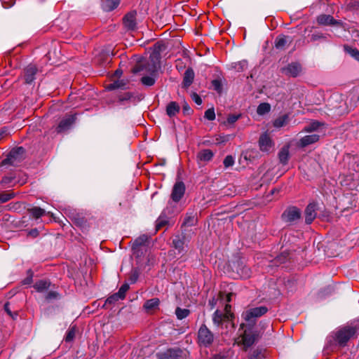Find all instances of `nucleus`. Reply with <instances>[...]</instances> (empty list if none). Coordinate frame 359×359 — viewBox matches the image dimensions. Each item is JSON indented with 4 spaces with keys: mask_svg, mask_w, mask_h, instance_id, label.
<instances>
[{
    "mask_svg": "<svg viewBox=\"0 0 359 359\" xmlns=\"http://www.w3.org/2000/svg\"><path fill=\"white\" fill-rule=\"evenodd\" d=\"M165 50V46L163 43H156L153 48L148 60L141 59L137 62L132 72L133 74L156 75L161 67V53Z\"/></svg>",
    "mask_w": 359,
    "mask_h": 359,
    "instance_id": "1",
    "label": "nucleus"
},
{
    "mask_svg": "<svg viewBox=\"0 0 359 359\" xmlns=\"http://www.w3.org/2000/svg\"><path fill=\"white\" fill-rule=\"evenodd\" d=\"M241 114H230L227 118V123L229 124L234 123L239 118Z\"/></svg>",
    "mask_w": 359,
    "mask_h": 359,
    "instance_id": "53",
    "label": "nucleus"
},
{
    "mask_svg": "<svg viewBox=\"0 0 359 359\" xmlns=\"http://www.w3.org/2000/svg\"><path fill=\"white\" fill-rule=\"evenodd\" d=\"M143 76L141 79V82L143 85L146 86H151L155 83V76L156 75H151L146 76V74H142Z\"/></svg>",
    "mask_w": 359,
    "mask_h": 359,
    "instance_id": "31",
    "label": "nucleus"
},
{
    "mask_svg": "<svg viewBox=\"0 0 359 359\" xmlns=\"http://www.w3.org/2000/svg\"><path fill=\"white\" fill-rule=\"evenodd\" d=\"M14 194L12 192L4 191L0 193V203H4L14 198Z\"/></svg>",
    "mask_w": 359,
    "mask_h": 359,
    "instance_id": "36",
    "label": "nucleus"
},
{
    "mask_svg": "<svg viewBox=\"0 0 359 359\" xmlns=\"http://www.w3.org/2000/svg\"><path fill=\"white\" fill-rule=\"evenodd\" d=\"M241 270V277L243 278H248L250 276V269L247 266H243Z\"/></svg>",
    "mask_w": 359,
    "mask_h": 359,
    "instance_id": "51",
    "label": "nucleus"
},
{
    "mask_svg": "<svg viewBox=\"0 0 359 359\" xmlns=\"http://www.w3.org/2000/svg\"><path fill=\"white\" fill-rule=\"evenodd\" d=\"M317 22L320 25H334V26H342L343 23L340 20H335L332 15L322 14L318 16Z\"/></svg>",
    "mask_w": 359,
    "mask_h": 359,
    "instance_id": "10",
    "label": "nucleus"
},
{
    "mask_svg": "<svg viewBox=\"0 0 359 359\" xmlns=\"http://www.w3.org/2000/svg\"><path fill=\"white\" fill-rule=\"evenodd\" d=\"M264 357V353L260 350H255L250 355L249 359H263Z\"/></svg>",
    "mask_w": 359,
    "mask_h": 359,
    "instance_id": "46",
    "label": "nucleus"
},
{
    "mask_svg": "<svg viewBox=\"0 0 359 359\" xmlns=\"http://www.w3.org/2000/svg\"><path fill=\"white\" fill-rule=\"evenodd\" d=\"M37 231L36 230H34L33 231L31 232L32 234H33L34 236H36L37 234Z\"/></svg>",
    "mask_w": 359,
    "mask_h": 359,
    "instance_id": "62",
    "label": "nucleus"
},
{
    "mask_svg": "<svg viewBox=\"0 0 359 359\" xmlns=\"http://www.w3.org/2000/svg\"><path fill=\"white\" fill-rule=\"evenodd\" d=\"M122 74V71L120 69L116 70L114 75L117 77H119Z\"/></svg>",
    "mask_w": 359,
    "mask_h": 359,
    "instance_id": "60",
    "label": "nucleus"
},
{
    "mask_svg": "<svg viewBox=\"0 0 359 359\" xmlns=\"http://www.w3.org/2000/svg\"><path fill=\"white\" fill-rule=\"evenodd\" d=\"M29 273H30V274L26 278H25L23 280H22V284L23 285H29L32 283V273L31 271H29Z\"/></svg>",
    "mask_w": 359,
    "mask_h": 359,
    "instance_id": "56",
    "label": "nucleus"
},
{
    "mask_svg": "<svg viewBox=\"0 0 359 359\" xmlns=\"http://www.w3.org/2000/svg\"><path fill=\"white\" fill-rule=\"evenodd\" d=\"M213 156L214 154L210 149H203L197 154L196 158L198 163H206L211 161Z\"/></svg>",
    "mask_w": 359,
    "mask_h": 359,
    "instance_id": "17",
    "label": "nucleus"
},
{
    "mask_svg": "<svg viewBox=\"0 0 359 359\" xmlns=\"http://www.w3.org/2000/svg\"><path fill=\"white\" fill-rule=\"evenodd\" d=\"M129 289V285L128 283H124L119 288L118 291L116 292L118 295L121 297V299H123L126 297V292Z\"/></svg>",
    "mask_w": 359,
    "mask_h": 359,
    "instance_id": "39",
    "label": "nucleus"
},
{
    "mask_svg": "<svg viewBox=\"0 0 359 359\" xmlns=\"http://www.w3.org/2000/svg\"><path fill=\"white\" fill-rule=\"evenodd\" d=\"M211 83H212V86L213 87L214 90H215L218 93H220L222 91V83L219 80H218V79L212 80Z\"/></svg>",
    "mask_w": 359,
    "mask_h": 359,
    "instance_id": "49",
    "label": "nucleus"
},
{
    "mask_svg": "<svg viewBox=\"0 0 359 359\" xmlns=\"http://www.w3.org/2000/svg\"><path fill=\"white\" fill-rule=\"evenodd\" d=\"M255 341V336L250 332L245 330L242 336V343L245 348L251 346Z\"/></svg>",
    "mask_w": 359,
    "mask_h": 359,
    "instance_id": "18",
    "label": "nucleus"
},
{
    "mask_svg": "<svg viewBox=\"0 0 359 359\" xmlns=\"http://www.w3.org/2000/svg\"><path fill=\"white\" fill-rule=\"evenodd\" d=\"M289 253L287 252H283L281 253L280 255L277 257L276 262L279 263H283L287 259Z\"/></svg>",
    "mask_w": 359,
    "mask_h": 359,
    "instance_id": "54",
    "label": "nucleus"
},
{
    "mask_svg": "<svg viewBox=\"0 0 359 359\" xmlns=\"http://www.w3.org/2000/svg\"><path fill=\"white\" fill-rule=\"evenodd\" d=\"M356 329L353 327H344L335 334L336 341L340 346H345L346 342L355 334Z\"/></svg>",
    "mask_w": 359,
    "mask_h": 359,
    "instance_id": "3",
    "label": "nucleus"
},
{
    "mask_svg": "<svg viewBox=\"0 0 359 359\" xmlns=\"http://www.w3.org/2000/svg\"><path fill=\"white\" fill-rule=\"evenodd\" d=\"M159 303L160 301L158 298H153L146 301L143 307L147 312H150L158 308Z\"/></svg>",
    "mask_w": 359,
    "mask_h": 359,
    "instance_id": "25",
    "label": "nucleus"
},
{
    "mask_svg": "<svg viewBox=\"0 0 359 359\" xmlns=\"http://www.w3.org/2000/svg\"><path fill=\"white\" fill-rule=\"evenodd\" d=\"M252 153H254V151H247L245 158H250L251 157L255 158V157L257 156V151H255V153H256L255 156H253Z\"/></svg>",
    "mask_w": 359,
    "mask_h": 359,
    "instance_id": "58",
    "label": "nucleus"
},
{
    "mask_svg": "<svg viewBox=\"0 0 359 359\" xmlns=\"http://www.w3.org/2000/svg\"><path fill=\"white\" fill-rule=\"evenodd\" d=\"M76 327L74 326L71 327L67 332V334L65 337V341L67 342H70L73 341L76 335Z\"/></svg>",
    "mask_w": 359,
    "mask_h": 359,
    "instance_id": "38",
    "label": "nucleus"
},
{
    "mask_svg": "<svg viewBox=\"0 0 359 359\" xmlns=\"http://www.w3.org/2000/svg\"><path fill=\"white\" fill-rule=\"evenodd\" d=\"M166 223H167V222L165 220H163L161 218H159L156 222V230L157 231L159 230L161 228H162L163 226H165Z\"/></svg>",
    "mask_w": 359,
    "mask_h": 359,
    "instance_id": "57",
    "label": "nucleus"
},
{
    "mask_svg": "<svg viewBox=\"0 0 359 359\" xmlns=\"http://www.w3.org/2000/svg\"><path fill=\"white\" fill-rule=\"evenodd\" d=\"M190 314V311L187 309H182L177 307L175 309V315L179 320H182L187 318Z\"/></svg>",
    "mask_w": 359,
    "mask_h": 359,
    "instance_id": "32",
    "label": "nucleus"
},
{
    "mask_svg": "<svg viewBox=\"0 0 359 359\" xmlns=\"http://www.w3.org/2000/svg\"><path fill=\"white\" fill-rule=\"evenodd\" d=\"M209 304H212V306H214L213 302H209Z\"/></svg>",
    "mask_w": 359,
    "mask_h": 359,
    "instance_id": "63",
    "label": "nucleus"
},
{
    "mask_svg": "<svg viewBox=\"0 0 359 359\" xmlns=\"http://www.w3.org/2000/svg\"><path fill=\"white\" fill-rule=\"evenodd\" d=\"M283 219L287 222H293L300 219L301 211L296 207H290L283 212Z\"/></svg>",
    "mask_w": 359,
    "mask_h": 359,
    "instance_id": "8",
    "label": "nucleus"
},
{
    "mask_svg": "<svg viewBox=\"0 0 359 359\" xmlns=\"http://www.w3.org/2000/svg\"><path fill=\"white\" fill-rule=\"evenodd\" d=\"M316 204L309 203L305 209V222L308 224H311L316 217Z\"/></svg>",
    "mask_w": 359,
    "mask_h": 359,
    "instance_id": "15",
    "label": "nucleus"
},
{
    "mask_svg": "<svg viewBox=\"0 0 359 359\" xmlns=\"http://www.w3.org/2000/svg\"><path fill=\"white\" fill-rule=\"evenodd\" d=\"M258 143L259 149L262 152L269 154L274 150V143L266 133L260 135Z\"/></svg>",
    "mask_w": 359,
    "mask_h": 359,
    "instance_id": "6",
    "label": "nucleus"
},
{
    "mask_svg": "<svg viewBox=\"0 0 359 359\" xmlns=\"http://www.w3.org/2000/svg\"><path fill=\"white\" fill-rule=\"evenodd\" d=\"M139 277V271L137 269H133L130 273L129 280L131 283H135Z\"/></svg>",
    "mask_w": 359,
    "mask_h": 359,
    "instance_id": "41",
    "label": "nucleus"
},
{
    "mask_svg": "<svg viewBox=\"0 0 359 359\" xmlns=\"http://www.w3.org/2000/svg\"><path fill=\"white\" fill-rule=\"evenodd\" d=\"M183 110H184V111H191V109H190V107H189L186 104H184V105L183 106Z\"/></svg>",
    "mask_w": 359,
    "mask_h": 359,
    "instance_id": "61",
    "label": "nucleus"
},
{
    "mask_svg": "<svg viewBox=\"0 0 359 359\" xmlns=\"http://www.w3.org/2000/svg\"><path fill=\"white\" fill-rule=\"evenodd\" d=\"M268 311L267 307L264 306L252 308L244 311L242 317L246 322L254 323L257 318H259Z\"/></svg>",
    "mask_w": 359,
    "mask_h": 359,
    "instance_id": "4",
    "label": "nucleus"
},
{
    "mask_svg": "<svg viewBox=\"0 0 359 359\" xmlns=\"http://www.w3.org/2000/svg\"><path fill=\"white\" fill-rule=\"evenodd\" d=\"M287 118V115H283L274 121L273 126L276 128L283 127L286 124Z\"/></svg>",
    "mask_w": 359,
    "mask_h": 359,
    "instance_id": "35",
    "label": "nucleus"
},
{
    "mask_svg": "<svg viewBox=\"0 0 359 359\" xmlns=\"http://www.w3.org/2000/svg\"><path fill=\"white\" fill-rule=\"evenodd\" d=\"M326 39V36L320 32L314 33L311 36V40L313 41H316L319 39Z\"/></svg>",
    "mask_w": 359,
    "mask_h": 359,
    "instance_id": "52",
    "label": "nucleus"
},
{
    "mask_svg": "<svg viewBox=\"0 0 359 359\" xmlns=\"http://www.w3.org/2000/svg\"><path fill=\"white\" fill-rule=\"evenodd\" d=\"M210 359H225V357L224 355L217 354L212 356Z\"/></svg>",
    "mask_w": 359,
    "mask_h": 359,
    "instance_id": "59",
    "label": "nucleus"
},
{
    "mask_svg": "<svg viewBox=\"0 0 359 359\" xmlns=\"http://www.w3.org/2000/svg\"><path fill=\"white\" fill-rule=\"evenodd\" d=\"M15 179V177L13 174L4 176L1 180V184L4 185H9L10 184L13 183Z\"/></svg>",
    "mask_w": 359,
    "mask_h": 359,
    "instance_id": "40",
    "label": "nucleus"
},
{
    "mask_svg": "<svg viewBox=\"0 0 359 359\" xmlns=\"http://www.w3.org/2000/svg\"><path fill=\"white\" fill-rule=\"evenodd\" d=\"M121 0H102V8L105 11H111L119 5Z\"/></svg>",
    "mask_w": 359,
    "mask_h": 359,
    "instance_id": "20",
    "label": "nucleus"
},
{
    "mask_svg": "<svg viewBox=\"0 0 359 359\" xmlns=\"http://www.w3.org/2000/svg\"><path fill=\"white\" fill-rule=\"evenodd\" d=\"M247 65L248 64H247L246 61H241V62H238L237 63H235L233 67L238 72H240V71H243L245 69H246L247 68Z\"/></svg>",
    "mask_w": 359,
    "mask_h": 359,
    "instance_id": "48",
    "label": "nucleus"
},
{
    "mask_svg": "<svg viewBox=\"0 0 359 359\" xmlns=\"http://www.w3.org/2000/svg\"><path fill=\"white\" fill-rule=\"evenodd\" d=\"M191 98L198 105H201L202 104V100L197 93H193L191 94Z\"/></svg>",
    "mask_w": 359,
    "mask_h": 359,
    "instance_id": "55",
    "label": "nucleus"
},
{
    "mask_svg": "<svg viewBox=\"0 0 359 359\" xmlns=\"http://www.w3.org/2000/svg\"><path fill=\"white\" fill-rule=\"evenodd\" d=\"M37 68L33 65H28L25 69V80L27 83H31L35 79Z\"/></svg>",
    "mask_w": 359,
    "mask_h": 359,
    "instance_id": "16",
    "label": "nucleus"
},
{
    "mask_svg": "<svg viewBox=\"0 0 359 359\" xmlns=\"http://www.w3.org/2000/svg\"><path fill=\"white\" fill-rule=\"evenodd\" d=\"M119 299H121L118 295V294L116 292L107 299V300L105 301L104 305H106L107 304H114L116 302L118 301Z\"/></svg>",
    "mask_w": 359,
    "mask_h": 359,
    "instance_id": "45",
    "label": "nucleus"
},
{
    "mask_svg": "<svg viewBox=\"0 0 359 359\" xmlns=\"http://www.w3.org/2000/svg\"><path fill=\"white\" fill-rule=\"evenodd\" d=\"M148 241V237L145 235H142L136 238L133 243V249L137 250L142 246H144Z\"/></svg>",
    "mask_w": 359,
    "mask_h": 359,
    "instance_id": "28",
    "label": "nucleus"
},
{
    "mask_svg": "<svg viewBox=\"0 0 359 359\" xmlns=\"http://www.w3.org/2000/svg\"><path fill=\"white\" fill-rule=\"evenodd\" d=\"M28 211L32 216L36 219L41 217L46 213V211L39 207H33L28 209Z\"/></svg>",
    "mask_w": 359,
    "mask_h": 359,
    "instance_id": "30",
    "label": "nucleus"
},
{
    "mask_svg": "<svg viewBox=\"0 0 359 359\" xmlns=\"http://www.w3.org/2000/svg\"><path fill=\"white\" fill-rule=\"evenodd\" d=\"M4 311L8 313L9 316H11L13 319H15L18 316V313L16 311L12 312L10 308L9 302H6L4 304Z\"/></svg>",
    "mask_w": 359,
    "mask_h": 359,
    "instance_id": "42",
    "label": "nucleus"
},
{
    "mask_svg": "<svg viewBox=\"0 0 359 359\" xmlns=\"http://www.w3.org/2000/svg\"><path fill=\"white\" fill-rule=\"evenodd\" d=\"M282 73L286 76L297 77L302 72L301 65L297 62H292L281 69Z\"/></svg>",
    "mask_w": 359,
    "mask_h": 359,
    "instance_id": "11",
    "label": "nucleus"
},
{
    "mask_svg": "<svg viewBox=\"0 0 359 359\" xmlns=\"http://www.w3.org/2000/svg\"><path fill=\"white\" fill-rule=\"evenodd\" d=\"M223 163L225 168L231 167L234 164V158L230 155L226 156L224 159Z\"/></svg>",
    "mask_w": 359,
    "mask_h": 359,
    "instance_id": "47",
    "label": "nucleus"
},
{
    "mask_svg": "<svg viewBox=\"0 0 359 359\" xmlns=\"http://www.w3.org/2000/svg\"><path fill=\"white\" fill-rule=\"evenodd\" d=\"M289 147L287 146L283 147L278 153V158L280 162L285 165L287 163L289 160Z\"/></svg>",
    "mask_w": 359,
    "mask_h": 359,
    "instance_id": "26",
    "label": "nucleus"
},
{
    "mask_svg": "<svg viewBox=\"0 0 359 359\" xmlns=\"http://www.w3.org/2000/svg\"><path fill=\"white\" fill-rule=\"evenodd\" d=\"M186 243V238L184 236H175L172 239V244L174 248L178 250L179 252L184 251V246Z\"/></svg>",
    "mask_w": 359,
    "mask_h": 359,
    "instance_id": "19",
    "label": "nucleus"
},
{
    "mask_svg": "<svg viewBox=\"0 0 359 359\" xmlns=\"http://www.w3.org/2000/svg\"><path fill=\"white\" fill-rule=\"evenodd\" d=\"M320 126H322V123L320 122L312 121L304 128V131L306 133H311L313 131L317 130Z\"/></svg>",
    "mask_w": 359,
    "mask_h": 359,
    "instance_id": "34",
    "label": "nucleus"
},
{
    "mask_svg": "<svg viewBox=\"0 0 359 359\" xmlns=\"http://www.w3.org/2000/svg\"><path fill=\"white\" fill-rule=\"evenodd\" d=\"M194 79V72L193 69L191 68L187 69L185 71L184 75V79H183V82H182L183 86L184 88H188L192 83Z\"/></svg>",
    "mask_w": 359,
    "mask_h": 359,
    "instance_id": "21",
    "label": "nucleus"
},
{
    "mask_svg": "<svg viewBox=\"0 0 359 359\" xmlns=\"http://www.w3.org/2000/svg\"><path fill=\"white\" fill-rule=\"evenodd\" d=\"M214 341L213 333L205 325H202L198 332V343L201 346L207 347L212 344Z\"/></svg>",
    "mask_w": 359,
    "mask_h": 359,
    "instance_id": "2",
    "label": "nucleus"
},
{
    "mask_svg": "<svg viewBox=\"0 0 359 359\" xmlns=\"http://www.w3.org/2000/svg\"><path fill=\"white\" fill-rule=\"evenodd\" d=\"M271 109V106L269 103H261L257 109V112L259 115H264L268 112H269Z\"/></svg>",
    "mask_w": 359,
    "mask_h": 359,
    "instance_id": "33",
    "label": "nucleus"
},
{
    "mask_svg": "<svg viewBox=\"0 0 359 359\" xmlns=\"http://www.w3.org/2000/svg\"><path fill=\"white\" fill-rule=\"evenodd\" d=\"M133 97V94L130 92H126L120 94L118 97L120 102L128 101Z\"/></svg>",
    "mask_w": 359,
    "mask_h": 359,
    "instance_id": "44",
    "label": "nucleus"
},
{
    "mask_svg": "<svg viewBox=\"0 0 359 359\" xmlns=\"http://www.w3.org/2000/svg\"><path fill=\"white\" fill-rule=\"evenodd\" d=\"M345 50L354 59L359 61V51L357 48H353L349 46H344Z\"/></svg>",
    "mask_w": 359,
    "mask_h": 359,
    "instance_id": "37",
    "label": "nucleus"
},
{
    "mask_svg": "<svg viewBox=\"0 0 359 359\" xmlns=\"http://www.w3.org/2000/svg\"><path fill=\"white\" fill-rule=\"evenodd\" d=\"M319 135L316 134L306 135L300 140V145L303 147L318 142Z\"/></svg>",
    "mask_w": 359,
    "mask_h": 359,
    "instance_id": "22",
    "label": "nucleus"
},
{
    "mask_svg": "<svg viewBox=\"0 0 359 359\" xmlns=\"http://www.w3.org/2000/svg\"><path fill=\"white\" fill-rule=\"evenodd\" d=\"M184 191L185 186L184 183L182 182H176L171 194L172 199L175 202H178L184 196Z\"/></svg>",
    "mask_w": 359,
    "mask_h": 359,
    "instance_id": "12",
    "label": "nucleus"
},
{
    "mask_svg": "<svg viewBox=\"0 0 359 359\" xmlns=\"http://www.w3.org/2000/svg\"><path fill=\"white\" fill-rule=\"evenodd\" d=\"M60 296L59 293L55 292V291H50L48 292L45 298L47 301H51L53 299H55L57 298H58Z\"/></svg>",
    "mask_w": 359,
    "mask_h": 359,
    "instance_id": "50",
    "label": "nucleus"
},
{
    "mask_svg": "<svg viewBox=\"0 0 359 359\" xmlns=\"http://www.w3.org/2000/svg\"><path fill=\"white\" fill-rule=\"evenodd\" d=\"M25 151V149L22 147L13 149L9 152L5 161H8L10 164L15 165L24 158Z\"/></svg>",
    "mask_w": 359,
    "mask_h": 359,
    "instance_id": "7",
    "label": "nucleus"
},
{
    "mask_svg": "<svg viewBox=\"0 0 359 359\" xmlns=\"http://www.w3.org/2000/svg\"><path fill=\"white\" fill-rule=\"evenodd\" d=\"M231 306L226 304L225 306V313L216 310L212 315V321L215 325H220L223 323L231 320L233 314L230 312Z\"/></svg>",
    "mask_w": 359,
    "mask_h": 359,
    "instance_id": "5",
    "label": "nucleus"
},
{
    "mask_svg": "<svg viewBox=\"0 0 359 359\" xmlns=\"http://www.w3.org/2000/svg\"><path fill=\"white\" fill-rule=\"evenodd\" d=\"M204 117L209 120V121H213L215 118V113L213 108L208 109L205 111Z\"/></svg>",
    "mask_w": 359,
    "mask_h": 359,
    "instance_id": "43",
    "label": "nucleus"
},
{
    "mask_svg": "<svg viewBox=\"0 0 359 359\" xmlns=\"http://www.w3.org/2000/svg\"><path fill=\"white\" fill-rule=\"evenodd\" d=\"M76 115H68L65 116L58 124L56 130L57 133H62L67 129L74 123Z\"/></svg>",
    "mask_w": 359,
    "mask_h": 359,
    "instance_id": "13",
    "label": "nucleus"
},
{
    "mask_svg": "<svg viewBox=\"0 0 359 359\" xmlns=\"http://www.w3.org/2000/svg\"><path fill=\"white\" fill-rule=\"evenodd\" d=\"M209 304H212V306H214L213 302H209Z\"/></svg>",
    "mask_w": 359,
    "mask_h": 359,
    "instance_id": "64",
    "label": "nucleus"
},
{
    "mask_svg": "<svg viewBox=\"0 0 359 359\" xmlns=\"http://www.w3.org/2000/svg\"><path fill=\"white\" fill-rule=\"evenodd\" d=\"M288 36L281 35L276 37L275 40V46L276 48L283 49L288 41Z\"/></svg>",
    "mask_w": 359,
    "mask_h": 359,
    "instance_id": "29",
    "label": "nucleus"
},
{
    "mask_svg": "<svg viewBox=\"0 0 359 359\" xmlns=\"http://www.w3.org/2000/svg\"><path fill=\"white\" fill-rule=\"evenodd\" d=\"M135 16V11L130 12L124 16L123 19V22L126 28L130 30H134L136 28Z\"/></svg>",
    "mask_w": 359,
    "mask_h": 359,
    "instance_id": "14",
    "label": "nucleus"
},
{
    "mask_svg": "<svg viewBox=\"0 0 359 359\" xmlns=\"http://www.w3.org/2000/svg\"><path fill=\"white\" fill-rule=\"evenodd\" d=\"M128 83V81L125 79L114 81L107 86V89L109 90L115 89H125Z\"/></svg>",
    "mask_w": 359,
    "mask_h": 359,
    "instance_id": "23",
    "label": "nucleus"
},
{
    "mask_svg": "<svg viewBox=\"0 0 359 359\" xmlns=\"http://www.w3.org/2000/svg\"><path fill=\"white\" fill-rule=\"evenodd\" d=\"M50 283L48 280H40L34 285V289L38 292H43L49 289Z\"/></svg>",
    "mask_w": 359,
    "mask_h": 359,
    "instance_id": "24",
    "label": "nucleus"
},
{
    "mask_svg": "<svg viewBox=\"0 0 359 359\" xmlns=\"http://www.w3.org/2000/svg\"><path fill=\"white\" fill-rule=\"evenodd\" d=\"M183 351L180 348H168L160 353L159 359H180L182 357Z\"/></svg>",
    "mask_w": 359,
    "mask_h": 359,
    "instance_id": "9",
    "label": "nucleus"
},
{
    "mask_svg": "<svg viewBox=\"0 0 359 359\" xmlns=\"http://www.w3.org/2000/svg\"><path fill=\"white\" fill-rule=\"evenodd\" d=\"M180 106L176 102H170L166 107V113L172 117L180 111Z\"/></svg>",
    "mask_w": 359,
    "mask_h": 359,
    "instance_id": "27",
    "label": "nucleus"
}]
</instances>
